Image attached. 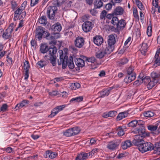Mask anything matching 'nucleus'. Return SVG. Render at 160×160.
I'll return each instance as SVG.
<instances>
[{
  "mask_svg": "<svg viewBox=\"0 0 160 160\" xmlns=\"http://www.w3.org/2000/svg\"><path fill=\"white\" fill-rule=\"evenodd\" d=\"M137 141L133 140V143L135 145L138 146V149L142 153H144L149 150H152L154 149V146L150 142L144 143V141Z\"/></svg>",
  "mask_w": 160,
  "mask_h": 160,
  "instance_id": "1",
  "label": "nucleus"
},
{
  "mask_svg": "<svg viewBox=\"0 0 160 160\" xmlns=\"http://www.w3.org/2000/svg\"><path fill=\"white\" fill-rule=\"evenodd\" d=\"M60 61H58V63L59 65L62 64V68L63 69L66 68L68 65L69 68L73 69L74 68V65L73 63L72 58L70 56L69 58L68 57L65 56L63 58V53L60 56Z\"/></svg>",
  "mask_w": 160,
  "mask_h": 160,
  "instance_id": "2",
  "label": "nucleus"
},
{
  "mask_svg": "<svg viewBox=\"0 0 160 160\" xmlns=\"http://www.w3.org/2000/svg\"><path fill=\"white\" fill-rule=\"evenodd\" d=\"M48 51L49 54L46 55L44 56V58L47 61H50L52 65L55 66L56 63V57L55 54L57 51V48L53 46L49 48Z\"/></svg>",
  "mask_w": 160,
  "mask_h": 160,
  "instance_id": "3",
  "label": "nucleus"
},
{
  "mask_svg": "<svg viewBox=\"0 0 160 160\" xmlns=\"http://www.w3.org/2000/svg\"><path fill=\"white\" fill-rule=\"evenodd\" d=\"M112 51L106 47L99 50L96 53V56L98 58H102L107 54L110 53Z\"/></svg>",
  "mask_w": 160,
  "mask_h": 160,
  "instance_id": "4",
  "label": "nucleus"
},
{
  "mask_svg": "<svg viewBox=\"0 0 160 160\" xmlns=\"http://www.w3.org/2000/svg\"><path fill=\"white\" fill-rule=\"evenodd\" d=\"M137 131L138 134L135 136L134 140H137V141L139 140L141 141L146 135L145 129L144 127H142L138 129Z\"/></svg>",
  "mask_w": 160,
  "mask_h": 160,
  "instance_id": "5",
  "label": "nucleus"
},
{
  "mask_svg": "<svg viewBox=\"0 0 160 160\" xmlns=\"http://www.w3.org/2000/svg\"><path fill=\"white\" fill-rule=\"evenodd\" d=\"M141 79L142 82L146 83L149 89L152 88L157 83L155 82L154 80L151 81L150 77L148 76L142 77Z\"/></svg>",
  "mask_w": 160,
  "mask_h": 160,
  "instance_id": "6",
  "label": "nucleus"
},
{
  "mask_svg": "<svg viewBox=\"0 0 160 160\" xmlns=\"http://www.w3.org/2000/svg\"><path fill=\"white\" fill-rule=\"evenodd\" d=\"M116 42L115 38L114 36L112 34L108 36V46L106 47L112 52L114 48V45Z\"/></svg>",
  "mask_w": 160,
  "mask_h": 160,
  "instance_id": "7",
  "label": "nucleus"
},
{
  "mask_svg": "<svg viewBox=\"0 0 160 160\" xmlns=\"http://www.w3.org/2000/svg\"><path fill=\"white\" fill-rule=\"evenodd\" d=\"M66 106V105L58 106L53 108L51 111V114L49 115L50 118H52L56 115L59 112L63 110Z\"/></svg>",
  "mask_w": 160,
  "mask_h": 160,
  "instance_id": "8",
  "label": "nucleus"
},
{
  "mask_svg": "<svg viewBox=\"0 0 160 160\" xmlns=\"http://www.w3.org/2000/svg\"><path fill=\"white\" fill-rule=\"evenodd\" d=\"M30 68V65L29 62L27 60L24 62L23 73L24 74V79L27 80L29 76V69Z\"/></svg>",
  "mask_w": 160,
  "mask_h": 160,
  "instance_id": "9",
  "label": "nucleus"
},
{
  "mask_svg": "<svg viewBox=\"0 0 160 160\" xmlns=\"http://www.w3.org/2000/svg\"><path fill=\"white\" fill-rule=\"evenodd\" d=\"M13 28L12 25H10L3 33L2 37L4 39H8L12 37V34Z\"/></svg>",
  "mask_w": 160,
  "mask_h": 160,
  "instance_id": "10",
  "label": "nucleus"
},
{
  "mask_svg": "<svg viewBox=\"0 0 160 160\" xmlns=\"http://www.w3.org/2000/svg\"><path fill=\"white\" fill-rule=\"evenodd\" d=\"M57 10V8L55 6L48 7L47 9V14L48 18L50 19H52L55 16V12Z\"/></svg>",
  "mask_w": 160,
  "mask_h": 160,
  "instance_id": "11",
  "label": "nucleus"
},
{
  "mask_svg": "<svg viewBox=\"0 0 160 160\" xmlns=\"http://www.w3.org/2000/svg\"><path fill=\"white\" fill-rule=\"evenodd\" d=\"M85 41L84 38L81 37H77L74 41V44L77 48H81L84 45Z\"/></svg>",
  "mask_w": 160,
  "mask_h": 160,
  "instance_id": "12",
  "label": "nucleus"
},
{
  "mask_svg": "<svg viewBox=\"0 0 160 160\" xmlns=\"http://www.w3.org/2000/svg\"><path fill=\"white\" fill-rule=\"evenodd\" d=\"M82 29L85 32L90 31L92 28V24L91 22L87 21L85 22L82 25Z\"/></svg>",
  "mask_w": 160,
  "mask_h": 160,
  "instance_id": "13",
  "label": "nucleus"
},
{
  "mask_svg": "<svg viewBox=\"0 0 160 160\" xmlns=\"http://www.w3.org/2000/svg\"><path fill=\"white\" fill-rule=\"evenodd\" d=\"M44 32L45 31L42 27L40 26L37 27L36 29V38L39 40H40L42 38Z\"/></svg>",
  "mask_w": 160,
  "mask_h": 160,
  "instance_id": "14",
  "label": "nucleus"
},
{
  "mask_svg": "<svg viewBox=\"0 0 160 160\" xmlns=\"http://www.w3.org/2000/svg\"><path fill=\"white\" fill-rule=\"evenodd\" d=\"M160 53V49L158 50L156 53L153 59L152 62L154 63L153 67H156L160 65V57L159 56Z\"/></svg>",
  "mask_w": 160,
  "mask_h": 160,
  "instance_id": "15",
  "label": "nucleus"
},
{
  "mask_svg": "<svg viewBox=\"0 0 160 160\" xmlns=\"http://www.w3.org/2000/svg\"><path fill=\"white\" fill-rule=\"evenodd\" d=\"M149 41L148 40V41H147V40L145 41L141 45L140 50L141 53L144 55L146 54L149 46L150 45L148 42Z\"/></svg>",
  "mask_w": 160,
  "mask_h": 160,
  "instance_id": "16",
  "label": "nucleus"
},
{
  "mask_svg": "<svg viewBox=\"0 0 160 160\" xmlns=\"http://www.w3.org/2000/svg\"><path fill=\"white\" fill-rule=\"evenodd\" d=\"M120 142L119 141L111 142L107 145V148L109 149L113 150L117 148Z\"/></svg>",
  "mask_w": 160,
  "mask_h": 160,
  "instance_id": "17",
  "label": "nucleus"
},
{
  "mask_svg": "<svg viewBox=\"0 0 160 160\" xmlns=\"http://www.w3.org/2000/svg\"><path fill=\"white\" fill-rule=\"evenodd\" d=\"M151 77L155 82H159L160 80V71H154L151 73Z\"/></svg>",
  "mask_w": 160,
  "mask_h": 160,
  "instance_id": "18",
  "label": "nucleus"
},
{
  "mask_svg": "<svg viewBox=\"0 0 160 160\" xmlns=\"http://www.w3.org/2000/svg\"><path fill=\"white\" fill-rule=\"evenodd\" d=\"M136 78L135 73L128 74L124 79V82L126 83H129L134 80Z\"/></svg>",
  "mask_w": 160,
  "mask_h": 160,
  "instance_id": "19",
  "label": "nucleus"
},
{
  "mask_svg": "<svg viewBox=\"0 0 160 160\" xmlns=\"http://www.w3.org/2000/svg\"><path fill=\"white\" fill-rule=\"evenodd\" d=\"M94 43L98 46L100 45L103 42V38L100 36H96L93 38Z\"/></svg>",
  "mask_w": 160,
  "mask_h": 160,
  "instance_id": "20",
  "label": "nucleus"
},
{
  "mask_svg": "<svg viewBox=\"0 0 160 160\" xmlns=\"http://www.w3.org/2000/svg\"><path fill=\"white\" fill-rule=\"evenodd\" d=\"M46 37L47 39L52 40L59 38L60 37V35L59 33H56L55 32L51 35L49 33H48L46 35Z\"/></svg>",
  "mask_w": 160,
  "mask_h": 160,
  "instance_id": "21",
  "label": "nucleus"
},
{
  "mask_svg": "<svg viewBox=\"0 0 160 160\" xmlns=\"http://www.w3.org/2000/svg\"><path fill=\"white\" fill-rule=\"evenodd\" d=\"M126 23L124 19H121L119 21L117 26V28L119 30H122L125 27Z\"/></svg>",
  "mask_w": 160,
  "mask_h": 160,
  "instance_id": "22",
  "label": "nucleus"
},
{
  "mask_svg": "<svg viewBox=\"0 0 160 160\" xmlns=\"http://www.w3.org/2000/svg\"><path fill=\"white\" fill-rule=\"evenodd\" d=\"M75 63L78 67H82L85 65L84 61L80 58H76L74 60Z\"/></svg>",
  "mask_w": 160,
  "mask_h": 160,
  "instance_id": "23",
  "label": "nucleus"
},
{
  "mask_svg": "<svg viewBox=\"0 0 160 160\" xmlns=\"http://www.w3.org/2000/svg\"><path fill=\"white\" fill-rule=\"evenodd\" d=\"M132 144L130 141L127 140L122 143V147L123 149L125 150L130 147Z\"/></svg>",
  "mask_w": 160,
  "mask_h": 160,
  "instance_id": "24",
  "label": "nucleus"
},
{
  "mask_svg": "<svg viewBox=\"0 0 160 160\" xmlns=\"http://www.w3.org/2000/svg\"><path fill=\"white\" fill-rule=\"evenodd\" d=\"M124 11V9L122 7L118 6L115 9L114 13L116 15H121L123 14Z\"/></svg>",
  "mask_w": 160,
  "mask_h": 160,
  "instance_id": "25",
  "label": "nucleus"
},
{
  "mask_svg": "<svg viewBox=\"0 0 160 160\" xmlns=\"http://www.w3.org/2000/svg\"><path fill=\"white\" fill-rule=\"evenodd\" d=\"M29 101L28 100H23L21 102L18 103L15 106V108L17 109H20L25 106L29 103Z\"/></svg>",
  "mask_w": 160,
  "mask_h": 160,
  "instance_id": "26",
  "label": "nucleus"
},
{
  "mask_svg": "<svg viewBox=\"0 0 160 160\" xmlns=\"http://www.w3.org/2000/svg\"><path fill=\"white\" fill-rule=\"evenodd\" d=\"M49 50L48 46L46 43L42 44L40 47V51L42 53H46Z\"/></svg>",
  "mask_w": 160,
  "mask_h": 160,
  "instance_id": "27",
  "label": "nucleus"
},
{
  "mask_svg": "<svg viewBox=\"0 0 160 160\" xmlns=\"http://www.w3.org/2000/svg\"><path fill=\"white\" fill-rule=\"evenodd\" d=\"M128 114L127 111H124L119 113L117 117V120H120L123 118L126 117Z\"/></svg>",
  "mask_w": 160,
  "mask_h": 160,
  "instance_id": "28",
  "label": "nucleus"
},
{
  "mask_svg": "<svg viewBox=\"0 0 160 160\" xmlns=\"http://www.w3.org/2000/svg\"><path fill=\"white\" fill-rule=\"evenodd\" d=\"M143 121L142 120L137 121L136 120H133L128 123L129 127H135L137 124H142Z\"/></svg>",
  "mask_w": 160,
  "mask_h": 160,
  "instance_id": "29",
  "label": "nucleus"
},
{
  "mask_svg": "<svg viewBox=\"0 0 160 160\" xmlns=\"http://www.w3.org/2000/svg\"><path fill=\"white\" fill-rule=\"evenodd\" d=\"M52 27L54 32L56 33H59V32L61 31L62 29L61 25L58 23L53 25Z\"/></svg>",
  "mask_w": 160,
  "mask_h": 160,
  "instance_id": "30",
  "label": "nucleus"
},
{
  "mask_svg": "<svg viewBox=\"0 0 160 160\" xmlns=\"http://www.w3.org/2000/svg\"><path fill=\"white\" fill-rule=\"evenodd\" d=\"M23 10H22L20 7L16 10L14 12V19L15 20L18 19L21 14L23 12Z\"/></svg>",
  "mask_w": 160,
  "mask_h": 160,
  "instance_id": "31",
  "label": "nucleus"
},
{
  "mask_svg": "<svg viewBox=\"0 0 160 160\" xmlns=\"http://www.w3.org/2000/svg\"><path fill=\"white\" fill-rule=\"evenodd\" d=\"M155 113L153 111H148L145 112L143 113V115L144 117L147 118H150L153 116Z\"/></svg>",
  "mask_w": 160,
  "mask_h": 160,
  "instance_id": "32",
  "label": "nucleus"
},
{
  "mask_svg": "<svg viewBox=\"0 0 160 160\" xmlns=\"http://www.w3.org/2000/svg\"><path fill=\"white\" fill-rule=\"evenodd\" d=\"M83 97L82 96H80L71 99L70 101L71 103L79 102L83 100Z\"/></svg>",
  "mask_w": 160,
  "mask_h": 160,
  "instance_id": "33",
  "label": "nucleus"
},
{
  "mask_svg": "<svg viewBox=\"0 0 160 160\" xmlns=\"http://www.w3.org/2000/svg\"><path fill=\"white\" fill-rule=\"evenodd\" d=\"M39 23L45 25L47 23V20L46 17L45 16H43L40 18L38 20Z\"/></svg>",
  "mask_w": 160,
  "mask_h": 160,
  "instance_id": "34",
  "label": "nucleus"
},
{
  "mask_svg": "<svg viewBox=\"0 0 160 160\" xmlns=\"http://www.w3.org/2000/svg\"><path fill=\"white\" fill-rule=\"evenodd\" d=\"M80 87V84L78 82L72 83L70 86V88L72 90H76L79 88Z\"/></svg>",
  "mask_w": 160,
  "mask_h": 160,
  "instance_id": "35",
  "label": "nucleus"
},
{
  "mask_svg": "<svg viewBox=\"0 0 160 160\" xmlns=\"http://www.w3.org/2000/svg\"><path fill=\"white\" fill-rule=\"evenodd\" d=\"M99 97L101 98H103L106 96H108L109 94L108 91L106 89L103 90L99 92Z\"/></svg>",
  "mask_w": 160,
  "mask_h": 160,
  "instance_id": "36",
  "label": "nucleus"
},
{
  "mask_svg": "<svg viewBox=\"0 0 160 160\" xmlns=\"http://www.w3.org/2000/svg\"><path fill=\"white\" fill-rule=\"evenodd\" d=\"M136 3L138 8L141 11L144 10L145 8L142 2L139 0H136Z\"/></svg>",
  "mask_w": 160,
  "mask_h": 160,
  "instance_id": "37",
  "label": "nucleus"
},
{
  "mask_svg": "<svg viewBox=\"0 0 160 160\" xmlns=\"http://www.w3.org/2000/svg\"><path fill=\"white\" fill-rule=\"evenodd\" d=\"M72 128H69L66 130L64 132V135L67 137H70L73 136Z\"/></svg>",
  "mask_w": 160,
  "mask_h": 160,
  "instance_id": "38",
  "label": "nucleus"
},
{
  "mask_svg": "<svg viewBox=\"0 0 160 160\" xmlns=\"http://www.w3.org/2000/svg\"><path fill=\"white\" fill-rule=\"evenodd\" d=\"M117 132L118 136H122L124 134V132L123 129L121 127H118L117 128Z\"/></svg>",
  "mask_w": 160,
  "mask_h": 160,
  "instance_id": "39",
  "label": "nucleus"
},
{
  "mask_svg": "<svg viewBox=\"0 0 160 160\" xmlns=\"http://www.w3.org/2000/svg\"><path fill=\"white\" fill-rule=\"evenodd\" d=\"M80 155L82 157V159L83 160L86 159L88 158H91L89 152L88 153H84L82 152Z\"/></svg>",
  "mask_w": 160,
  "mask_h": 160,
  "instance_id": "40",
  "label": "nucleus"
},
{
  "mask_svg": "<svg viewBox=\"0 0 160 160\" xmlns=\"http://www.w3.org/2000/svg\"><path fill=\"white\" fill-rule=\"evenodd\" d=\"M103 5V2L101 0H96L95 2V5L97 8H100Z\"/></svg>",
  "mask_w": 160,
  "mask_h": 160,
  "instance_id": "41",
  "label": "nucleus"
},
{
  "mask_svg": "<svg viewBox=\"0 0 160 160\" xmlns=\"http://www.w3.org/2000/svg\"><path fill=\"white\" fill-rule=\"evenodd\" d=\"M156 124L155 125H150L148 126V129L151 131H156L158 128V125Z\"/></svg>",
  "mask_w": 160,
  "mask_h": 160,
  "instance_id": "42",
  "label": "nucleus"
},
{
  "mask_svg": "<svg viewBox=\"0 0 160 160\" xmlns=\"http://www.w3.org/2000/svg\"><path fill=\"white\" fill-rule=\"evenodd\" d=\"M47 62L44 61L40 60L37 63L38 66H39V68H42L47 65Z\"/></svg>",
  "mask_w": 160,
  "mask_h": 160,
  "instance_id": "43",
  "label": "nucleus"
},
{
  "mask_svg": "<svg viewBox=\"0 0 160 160\" xmlns=\"http://www.w3.org/2000/svg\"><path fill=\"white\" fill-rule=\"evenodd\" d=\"M71 128L72 131L73 135L78 134L80 131V128L78 127H75Z\"/></svg>",
  "mask_w": 160,
  "mask_h": 160,
  "instance_id": "44",
  "label": "nucleus"
},
{
  "mask_svg": "<svg viewBox=\"0 0 160 160\" xmlns=\"http://www.w3.org/2000/svg\"><path fill=\"white\" fill-rule=\"evenodd\" d=\"M119 21L118 18L113 17L112 18L111 22L113 25L117 26Z\"/></svg>",
  "mask_w": 160,
  "mask_h": 160,
  "instance_id": "45",
  "label": "nucleus"
},
{
  "mask_svg": "<svg viewBox=\"0 0 160 160\" xmlns=\"http://www.w3.org/2000/svg\"><path fill=\"white\" fill-rule=\"evenodd\" d=\"M147 33L148 36H151L152 34V27L151 24H149L148 27Z\"/></svg>",
  "mask_w": 160,
  "mask_h": 160,
  "instance_id": "46",
  "label": "nucleus"
},
{
  "mask_svg": "<svg viewBox=\"0 0 160 160\" xmlns=\"http://www.w3.org/2000/svg\"><path fill=\"white\" fill-rule=\"evenodd\" d=\"M133 16L137 19L139 20V17L138 15V11L136 8H134L133 10Z\"/></svg>",
  "mask_w": 160,
  "mask_h": 160,
  "instance_id": "47",
  "label": "nucleus"
},
{
  "mask_svg": "<svg viewBox=\"0 0 160 160\" xmlns=\"http://www.w3.org/2000/svg\"><path fill=\"white\" fill-rule=\"evenodd\" d=\"M107 12L105 10H103L102 11L100 15V18L102 19H105L107 15Z\"/></svg>",
  "mask_w": 160,
  "mask_h": 160,
  "instance_id": "48",
  "label": "nucleus"
},
{
  "mask_svg": "<svg viewBox=\"0 0 160 160\" xmlns=\"http://www.w3.org/2000/svg\"><path fill=\"white\" fill-rule=\"evenodd\" d=\"M3 48V46L2 45L0 44V59L4 55L5 52L2 51Z\"/></svg>",
  "mask_w": 160,
  "mask_h": 160,
  "instance_id": "49",
  "label": "nucleus"
},
{
  "mask_svg": "<svg viewBox=\"0 0 160 160\" xmlns=\"http://www.w3.org/2000/svg\"><path fill=\"white\" fill-rule=\"evenodd\" d=\"M108 112L109 117H114L117 114V112L114 110L110 111Z\"/></svg>",
  "mask_w": 160,
  "mask_h": 160,
  "instance_id": "50",
  "label": "nucleus"
},
{
  "mask_svg": "<svg viewBox=\"0 0 160 160\" xmlns=\"http://www.w3.org/2000/svg\"><path fill=\"white\" fill-rule=\"evenodd\" d=\"M133 68L132 67H129L127 69V72L128 74H132L135 73L133 72Z\"/></svg>",
  "mask_w": 160,
  "mask_h": 160,
  "instance_id": "51",
  "label": "nucleus"
},
{
  "mask_svg": "<svg viewBox=\"0 0 160 160\" xmlns=\"http://www.w3.org/2000/svg\"><path fill=\"white\" fill-rule=\"evenodd\" d=\"M57 156V154L55 152H52L51 151L50 154L49 155L50 158L53 159L56 158Z\"/></svg>",
  "mask_w": 160,
  "mask_h": 160,
  "instance_id": "52",
  "label": "nucleus"
},
{
  "mask_svg": "<svg viewBox=\"0 0 160 160\" xmlns=\"http://www.w3.org/2000/svg\"><path fill=\"white\" fill-rule=\"evenodd\" d=\"M8 105L6 104H4L2 105L1 107L0 110V111L5 112L7 110Z\"/></svg>",
  "mask_w": 160,
  "mask_h": 160,
  "instance_id": "53",
  "label": "nucleus"
},
{
  "mask_svg": "<svg viewBox=\"0 0 160 160\" xmlns=\"http://www.w3.org/2000/svg\"><path fill=\"white\" fill-rule=\"evenodd\" d=\"M39 0H31L30 5L31 7H33L37 4L39 2Z\"/></svg>",
  "mask_w": 160,
  "mask_h": 160,
  "instance_id": "54",
  "label": "nucleus"
},
{
  "mask_svg": "<svg viewBox=\"0 0 160 160\" xmlns=\"http://www.w3.org/2000/svg\"><path fill=\"white\" fill-rule=\"evenodd\" d=\"M152 4L156 8L158 7V0H152Z\"/></svg>",
  "mask_w": 160,
  "mask_h": 160,
  "instance_id": "55",
  "label": "nucleus"
},
{
  "mask_svg": "<svg viewBox=\"0 0 160 160\" xmlns=\"http://www.w3.org/2000/svg\"><path fill=\"white\" fill-rule=\"evenodd\" d=\"M98 148H95L93 149L91 152H89V154L90 155L91 157L95 153L98 152Z\"/></svg>",
  "mask_w": 160,
  "mask_h": 160,
  "instance_id": "56",
  "label": "nucleus"
},
{
  "mask_svg": "<svg viewBox=\"0 0 160 160\" xmlns=\"http://www.w3.org/2000/svg\"><path fill=\"white\" fill-rule=\"evenodd\" d=\"M139 77L140 78V80H138L135 81L133 83V85H134L138 86L142 82V81L141 80V78H140V76H139Z\"/></svg>",
  "mask_w": 160,
  "mask_h": 160,
  "instance_id": "57",
  "label": "nucleus"
},
{
  "mask_svg": "<svg viewBox=\"0 0 160 160\" xmlns=\"http://www.w3.org/2000/svg\"><path fill=\"white\" fill-rule=\"evenodd\" d=\"M128 59L126 58L122 59L120 61V63L122 65H124L127 63L128 62Z\"/></svg>",
  "mask_w": 160,
  "mask_h": 160,
  "instance_id": "58",
  "label": "nucleus"
},
{
  "mask_svg": "<svg viewBox=\"0 0 160 160\" xmlns=\"http://www.w3.org/2000/svg\"><path fill=\"white\" fill-rule=\"evenodd\" d=\"M23 25V21L22 20H21L20 21L19 23L18 24V26L17 28L15 29L16 31H17L18 29L22 27Z\"/></svg>",
  "mask_w": 160,
  "mask_h": 160,
  "instance_id": "59",
  "label": "nucleus"
},
{
  "mask_svg": "<svg viewBox=\"0 0 160 160\" xmlns=\"http://www.w3.org/2000/svg\"><path fill=\"white\" fill-rule=\"evenodd\" d=\"M85 58L87 60L88 62H91L92 63H94L96 60L95 58L94 57H91V58L88 59H87L86 57H85Z\"/></svg>",
  "mask_w": 160,
  "mask_h": 160,
  "instance_id": "60",
  "label": "nucleus"
},
{
  "mask_svg": "<svg viewBox=\"0 0 160 160\" xmlns=\"http://www.w3.org/2000/svg\"><path fill=\"white\" fill-rule=\"evenodd\" d=\"M12 8L14 10L17 6L16 3L15 1H12L11 2Z\"/></svg>",
  "mask_w": 160,
  "mask_h": 160,
  "instance_id": "61",
  "label": "nucleus"
},
{
  "mask_svg": "<svg viewBox=\"0 0 160 160\" xmlns=\"http://www.w3.org/2000/svg\"><path fill=\"white\" fill-rule=\"evenodd\" d=\"M153 153L157 155H160V148L157 149H154Z\"/></svg>",
  "mask_w": 160,
  "mask_h": 160,
  "instance_id": "62",
  "label": "nucleus"
},
{
  "mask_svg": "<svg viewBox=\"0 0 160 160\" xmlns=\"http://www.w3.org/2000/svg\"><path fill=\"white\" fill-rule=\"evenodd\" d=\"M51 151L48 150L45 153L44 155V157L46 158H50L49 155L50 154Z\"/></svg>",
  "mask_w": 160,
  "mask_h": 160,
  "instance_id": "63",
  "label": "nucleus"
},
{
  "mask_svg": "<svg viewBox=\"0 0 160 160\" xmlns=\"http://www.w3.org/2000/svg\"><path fill=\"white\" fill-rule=\"evenodd\" d=\"M58 91H53L52 92H49V94L51 96H56L58 94Z\"/></svg>",
  "mask_w": 160,
  "mask_h": 160,
  "instance_id": "64",
  "label": "nucleus"
}]
</instances>
